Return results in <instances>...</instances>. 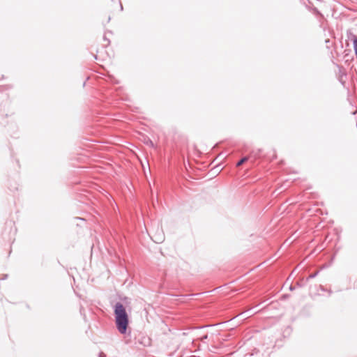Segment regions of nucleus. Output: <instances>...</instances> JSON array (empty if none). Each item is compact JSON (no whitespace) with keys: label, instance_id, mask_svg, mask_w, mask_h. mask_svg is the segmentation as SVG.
Wrapping results in <instances>:
<instances>
[{"label":"nucleus","instance_id":"1","mask_svg":"<svg viewBox=\"0 0 357 357\" xmlns=\"http://www.w3.org/2000/svg\"><path fill=\"white\" fill-rule=\"evenodd\" d=\"M114 314L118 331L121 334H126L129 325V317L126 307L121 302H117L114 305Z\"/></svg>","mask_w":357,"mask_h":357},{"label":"nucleus","instance_id":"2","mask_svg":"<svg viewBox=\"0 0 357 357\" xmlns=\"http://www.w3.org/2000/svg\"><path fill=\"white\" fill-rule=\"evenodd\" d=\"M348 39L353 42L354 50H357V36L351 31L347 32Z\"/></svg>","mask_w":357,"mask_h":357},{"label":"nucleus","instance_id":"3","mask_svg":"<svg viewBox=\"0 0 357 357\" xmlns=\"http://www.w3.org/2000/svg\"><path fill=\"white\" fill-rule=\"evenodd\" d=\"M248 157L247 156H245L243 158H242L237 163H236V167H240L241 165H242L244 162H245L246 161H248Z\"/></svg>","mask_w":357,"mask_h":357},{"label":"nucleus","instance_id":"4","mask_svg":"<svg viewBox=\"0 0 357 357\" xmlns=\"http://www.w3.org/2000/svg\"><path fill=\"white\" fill-rule=\"evenodd\" d=\"M319 274V271L310 274L306 279L305 282H307L310 279L314 278Z\"/></svg>","mask_w":357,"mask_h":357},{"label":"nucleus","instance_id":"5","mask_svg":"<svg viewBox=\"0 0 357 357\" xmlns=\"http://www.w3.org/2000/svg\"><path fill=\"white\" fill-rule=\"evenodd\" d=\"M208 338V335H205L202 337V340L204 341V340H206Z\"/></svg>","mask_w":357,"mask_h":357},{"label":"nucleus","instance_id":"6","mask_svg":"<svg viewBox=\"0 0 357 357\" xmlns=\"http://www.w3.org/2000/svg\"><path fill=\"white\" fill-rule=\"evenodd\" d=\"M294 289H295V287H293L292 285H291V286L289 287V290H290V291H294Z\"/></svg>","mask_w":357,"mask_h":357},{"label":"nucleus","instance_id":"7","mask_svg":"<svg viewBox=\"0 0 357 357\" xmlns=\"http://www.w3.org/2000/svg\"><path fill=\"white\" fill-rule=\"evenodd\" d=\"M320 289L323 291H326V289L323 286H320Z\"/></svg>","mask_w":357,"mask_h":357},{"label":"nucleus","instance_id":"8","mask_svg":"<svg viewBox=\"0 0 357 357\" xmlns=\"http://www.w3.org/2000/svg\"><path fill=\"white\" fill-rule=\"evenodd\" d=\"M8 278V275L5 274L3 275V277L1 278V280H6Z\"/></svg>","mask_w":357,"mask_h":357},{"label":"nucleus","instance_id":"9","mask_svg":"<svg viewBox=\"0 0 357 357\" xmlns=\"http://www.w3.org/2000/svg\"><path fill=\"white\" fill-rule=\"evenodd\" d=\"M120 10H121V11H122L123 10V5L121 2H120Z\"/></svg>","mask_w":357,"mask_h":357},{"label":"nucleus","instance_id":"10","mask_svg":"<svg viewBox=\"0 0 357 357\" xmlns=\"http://www.w3.org/2000/svg\"><path fill=\"white\" fill-rule=\"evenodd\" d=\"M149 144H150V146H153V143L152 142L151 140L149 141Z\"/></svg>","mask_w":357,"mask_h":357},{"label":"nucleus","instance_id":"11","mask_svg":"<svg viewBox=\"0 0 357 357\" xmlns=\"http://www.w3.org/2000/svg\"><path fill=\"white\" fill-rule=\"evenodd\" d=\"M326 291L328 292L329 295H331V294L333 292L331 289L326 290Z\"/></svg>","mask_w":357,"mask_h":357},{"label":"nucleus","instance_id":"12","mask_svg":"<svg viewBox=\"0 0 357 357\" xmlns=\"http://www.w3.org/2000/svg\"><path fill=\"white\" fill-rule=\"evenodd\" d=\"M102 356H105V355L103 354V353H100V355H99V357H102Z\"/></svg>","mask_w":357,"mask_h":357},{"label":"nucleus","instance_id":"13","mask_svg":"<svg viewBox=\"0 0 357 357\" xmlns=\"http://www.w3.org/2000/svg\"><path fill=\"white\" fill-rule=\"evenodd\" d=\"M104 38V40H107V44H109V40H108L105 36H104V38Z\"/></svg>","mask_w":357,"mask_h":357},{"label":"nucleus","instance_id":"14","mask_svg":"<svg viewBox=\"0 0 357 357\" xmlns=\"http://www.w3.org/2000/svg\"><path fill=\"white\" fill-rule=\"evenodd\" d=\"M354 288H357V280L354 282Z\"/></svg>","mask_w":357,"mask_h":357},{"label":"nucleus","instance_id":"15","mask_svg":"<svg viewBox=\"0 0 357 357\" xmlns=\"http://www.w3.org/2000/svg\"><path fill=\"white\" fill-rule=\"evenodd\" d=\"M354 53H355V55L357 57V50H354Z\"/></svg>","mask_w":357,"mask_h":357},{"label":"nucleus","instance_id":"16","mask_svg":"<svg viewBox=\"0 0 357 357\" xmlns=\"http://www.w3.org/2000/svg\"><path fill=\"white\" fill-rule=\"evenodd\" d=\"M297 285H298V286H299V287H301V286H302V285L301 284V283H299V282L297 284Z\"/></svg>","mask_w":357,"mask_h":357},{"label":"nucleus","instance_id":"17","mask_svg":"<svg viewBox=\"0 0 357 357\" xmlns=\"http://www.w3.org/2000/svg\"><path fill=\"white\" fill-rule=\"evenodd\" d=\"M79 220H84V218H79Z\"/></svg>","mask_w":357,"mask_h":357}]
</instances>
